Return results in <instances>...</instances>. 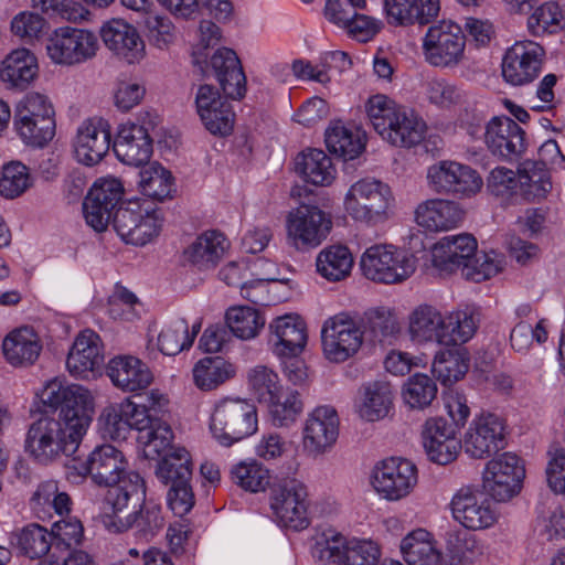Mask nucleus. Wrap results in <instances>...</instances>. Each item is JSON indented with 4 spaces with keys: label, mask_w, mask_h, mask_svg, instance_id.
<instances>
[{
    "label": "nucleus",
    "mask_w": 565,
    "mask_h": 565,
    "mask_svg": "<svg viewBox=\"0 0 565 565\" xmlns=\"http://www.w3.org/2000/svg\"><path fill=\"white\" fill-rule=\"evenodd\" d=\"M31 185L28 168L21 162H10L3 167L0 178V195L14 199Z\"/></svg>",
    "instance_id": "69168bd1"
},
{
    "label": "nucleus",
    "mask_w": 565,
    "mask_h": 565,
    "mask_svg": "<svg viewBox=\"0 0 565 565\" xmlns=\"http://www.w3.org/2000/svg\"><path fill=\"white\" fill-rule=\"evenodd\" d=\"M106 373L113 384L124 392L142 391L147 388L153 380L149 366L141 360L131 355L113 358L106 366Z\"/></svg>",
    "instance_id": "72a5a7b5"
},
{
    "label": "nucleus",
    "mask_w": 565,
    "mask_h": 565,
    "mask_svg": "<svg viewBox=\"0 0 565 565\" xmlns=\"http://www.w3.org/2000/svg\"><path fill=\"white\" fill-rule=\"evenodd\" d=\"M2 350L10 364L24 366L33 364L38 360L42 345L33 329L23 327L4 338Z\"/></svg>",
    "instance_id": "4c0bfd02"
},
{
    "label": "nucleus",
    "mask_w": 565,
    "mask_h": 565,
    "mask_svg": "<svg viewBox=\"0 0 565 565\" xmlns=\"http://www.w3.org/2000/svg\"><path fill=\"white\" fill-rule=\"evenodd\" d=\"M276 426H288L294 423L302 411V402L296 391L282 392L276 394L273 402L266 403Z\"/></svg>",
    "instance_id": "680f3d73"
},
{
    "label": "nucleus",
    "mask_w": 565,
    "mask_h": 565,
    "mask_svg": "<svg viewBox=\"0 0 565 565\" xmlns=\"http://www.w3.org/2000/svg\"><path fill=\"white\" fill-rule=\"evenodd\" d=\"M228 244L216 231L201 234L184 252L185 258L199 269L214 268L224 256Z\"/></svg>",
    "instance_id": "58836bf2"
},
{
    "label": "nucleus",
    "mask_w": 565,
    "mask_h": 565,
    "mask_svg": "<svg viewBox=\"0 0 565 565\" xmlns=\"http://www.w3.org/2000/svg\"><path fill=\"white\" fill-rule=\"evenodd\" d=\"M545 51L533 41L515 42L504 54L502 76L505 82L522 86L532 83L541 73Z\"/></svg>",
    "instance_id": "5701e85b"
},
{
    "label": "nucleus",
    "mask_w": 565,
    "mask_h": 565,
    "mask_svg": "<svg viewBox=\"0 0 565 565\" xmlns=\"http://www.w3.org/2000/svg\"><path fill=\"white\" fill-rule=\"evenodd\" d=\"M501 270V260L498 255L491 253H475L471 260L466 263L462 275L476 282L483 281L497 275Z\"/></svg>",
    "instance_id": "774afa93"
},
{
    "label": "nucleus",
    "mask_w": 565,
    "mask_h": 565,
    "mask_svg": "<svg viewBox=\"0 0 565 565\" xmlns=\"http://www.w3.org/2000/svg\"><path fill=\"white\" fill-rule=\"evenodd\" d=\"M339 436V416L332 406L316 407L306 419L302 430L303 449L310 455L326 452Z\"/></svg>",
    "instance_id": "c85d7f7f"
},
{
    "label": "nucleus",
    "mask_w": 565,
    "mask_h": 565,
    "mask_svg": "<svg viewBox=\"0 0 565 565\" xmlns=\"http://www.w3.org/2000/svg\"><path fill=\"white\" fill-rule=\"evenodd\" d=\"M55 120V110L47 96L28 93L14 108L13 119Z\"/></svg>",
    "instance_id": "e2e57ef3"
},
{
    "label": "nucleus",
    "mask_w": 565,
    "mask_h": 565,
    "mask_svg": "<svg viewBox=\"0 0 565 565\" xmlns=\"http://www.w3.org/2000/svg\"><path fill=\"white\" fill-rule=\"evenodd\" d=\"M401 552L408 565H443L441 553L424 529L408 533L401 542Z\"/></svg>",
    "instance_id": "ea45409f"
},
{
    "label": "nucleus",
    "mask_w": 565,
    "mask_h": 565,
    "mask_svg": "<svg viewBox=\"0 0 565 565\" xmlns=\"http://www.w3.org/2000/svg\"><path fill=\"white\" fill-rule=\"evenodd\" d=\"M129 507H139V510L122 516L121 513L125 510L117 511L105 508L103 516L105 527L114 533H121L131 529L135 531V536L138 540L149 542L163 527L164 520L161 507L153 503H145V500L136 505L130 503Z\"/></svg>",
    "instance_id": "aec40b11"
},
{
    "label": "nucleus",
    "mask_w": 565,
    "mask_h": 565,
    "mask_svg": "<svg viewBox=\"0 0 565 565\" xmlns=\"http://www.w3.org/2000/svg\"><path fill=\"white\" fill-rule=\"evenodd\" d=\"M137 439L143 446L145 456L149 459L161 457L160 461H162L166 456L181 448L171 446L173 433L163 420L154 422V426L150 430H143Z\"/></svg>",
    "instance_id": "5fc2aeb1"
},
{
    "label": "nucleus",
    "mask_w": 565,
    "mask_h": 565,
    "mask_svg": "<svg viewBox=\"0 0 565 565\" xmlns=\"http://www.w3.org/2000/svg\"><path fill=\"white\" fill-rule=\"evenodd\" d=\"M417 468L408 459L391 457L377 462L372 471L374 490L388 501L407 497L417 484Z\"/></svg>",
    "instance_id": "dca6fc26"
},
{
    "label": "nucleus",
    "mask_w": 565,
    "mask_h": 565,
    "mask_svg": "<svg viewBox=\"0 0 565 565\" xmlns=\"http://www.w3.org/2000/svg\"><path fill=\"white\" fill-rule=\"evenodd\" d=\"M110 220L121 239L137 246H143L158 236L162 225L157 212L142 209L138 201L120 203Z\"/></svg>",
    "instance_id": "2eb2a0df"
},
{
    "label": "nucleus",
    "mask_w": 565,
    "mask_h": 565,
    "mask_svg": "<svg viewBox=\"0 0 565 565\" xmlns=\"http://www.w3.org/2000/svg\"><path fill=\"white\" fill-rule=\"evenodd\" d=\"M225 322L233 335L242 340H250L264 328L265 318L255 308L238 306L227 309Z\"/></svg>",
    "instance_id": "8fccbe9b"
},
{
    "label": "nucleus",
    "mask_w": 565,
    "mask_h": 565,
    "mask_svg": "<svg viewBox=\"0 0 565 565\" xmlns=\"http://www.w3.org/2000/svg\"><path fill=\"white\" fill-rule=\"evenodd\" d=\"M316 265L322 277L331 281H339L350 274L353 257L347 246L332 245L319 253Z\"/></svg>",
    "instance_id": "de8ad7c7"
},
{
    "label": "nucleus",
    "mask_w": 565,
    "mask_h": 565,
    "mask_svg": "<svg viewBox=\"0 0 565 565\" xmlns=\"http://www.w3.org/2000/svg\"><path fill=\"white\" fill-rule=\"evenodd\" d=\"M13 129L22 142L32 148L45 147L55 136V120L13 119Z\"/></svg>",
    "instance_id": "6e6d98bb"
},
{
    "label": "nucleus",
    "mask_w": 565,
    "mask_h": 565,
    "mask_svg": "<svg viewBox=\"0 0 565 565\" xmlns=\"http://www.w3.org/2000/svg\"><path fill=\"white\" fill-rule=\"evenodd\" d=\"M525 470L521 459L511 452L490 460L483 472L484 491L498 502H507L520 490Z\"/></svg>",
    "instance_id": "a211bd4d"
},
{
    "label": "nucleus",
    "mask_w": 565,
    "mask_h": 565,
    "mask_svg": "<svg viewBox=\"0 0 565 565\" xmlns=\"http://www.w3.org/2000/svg\"><path fill=\"white\" fill-rule=\"evenodd\" d=\"M466 35L460 25L441 21L428 28L423 41L427 63L435 67L451 68L465 57Z\"/></svg>",
    "instance_id": "f8f14e48"
},
{
    "label": "nucleus",
    "mask_w": 565,
    "mask_h": 565,
    "mask_svg": "<svg viewBox=\"0 0 565 565\" xmlns=\"http://www.w3.org/2000/svg\"><path fill=\"white\" fill-rule=\"evenodd\" d=\"M307 495L305 484L296 479L271 489L270 508L280 525L296 531L309 525Z\"/></svg>",
    "instance_id": "412c9836"
},
{
    "label": "nucleus",
    "mask_w": 565,
    "mask_h": 565,
    "mask_svg": "<svg viewBox=\"0 0 565 565\" xmlns=\"http://www.w3.org/2000/svg\"><path fill=\"white\" fill-rule=\"evenodd\" d=\"M324 141L328 150L343 160L355 159L365 148L362 132L345 127L341 121H335L328 127Z\"/></svg>",
    "instance_id": "79ce46f5"
},
{
    "label": "nucleus",
    "mask_w": 565,
    "mask_h": 565,
    "mask_svg": "<svg viewBox=\"0 0 565 565\" xmlns=\"http://www.w3.org/2000/svg\"><path fill=\"white\" fill-rule=\"evenodd\" d=\"M437 385L426 374L417 373L403 387V398L412 408L424 409L436 398Z\"/></svg>",
    "instance_id": "bf43d9fd"
},
{
    "label": "nucleus",
    "mask_w": 565,
    "mask_h": 565,
    "mask_svg": "<svg viewBox=\"0 0 565 565\" xmlns=\"http://www.w3.org/2000/svg\"><path fill=\"white\" fill-rule=\"evenodd\" d=\"M192 373L198 388L212 391L232 379L235 367L221 356L204 358L194 365Z\"/></svg>",
    "instance_id": "c03bdc74"
},
{
    "label": "nucleus",
    "mask_w": 565,
    "mask_h": 565,
    "mask_svg": "<svg viewBox=\"0 0 565 565\" xmlns=\"http://www.w3.org/2000/svg\"><path fill=\"white\" fill-rule=\"evenodd\" d=\"M193 343L188 322L175 318L163 326L158 335V349L164 355H175L189 349Z\"/></svg>",
    "instance_id": "4d7b16f0"
},
{
    "label": "nucleus",
    "mask_w": 565,
    "mask_h": 565,
    "mask_svg": "<svg viewBox=\"0 0 565 565\" xmlns=\"http://www.w3.org/2000/svg\"><path fill=\"white\" fill-rule=\"evenodd\" d=\"M231 476L234 483L250 492L262 491L269 483L268 470L256 461L235 465Z\"/></svg>",
    "instance_id": "0e129e2a"
},
{
    "label": "nucleus",
    "mask_w": 565,
    "mask_h": 565,
    "mask_svg": "<svg viewBox=\"0 0 565 565\" xmlns=\"http://www.w3.org/2000/svg\"><path fill=\"white\" fill-rule=\"evenodd\" d=\"M296 171L313 185L327 186L335 178V168L331 158L318 149L300 153L296 159Z\"/></svg>",
    "instance_id": "a19ab883"
},
{
    "label": "nucleus",
    "mask_w": 565,
    "mask_h": 565,
    "mask_svg": "<svg viewBox=\"0 0 565 565\" xmlns=\"http://www.w3.org/2000/svg\"><path fill=\"white\" fill-rule=\"evenodd\" d=\"M484 142L488 150L502 160L513 162L526 149L524 130L510 117H493L486 127Z\"/></svg>",
    "instance_id": "a878e982"
},
{
    "label": "nucleus",
    "mask_w": 565,
    "mask_h": 565,
    "mask_svg": "<svg viewBox=\"0 0 565 565\" xmlns=\"http://www.w3.org/2000/svg\"><path fill=\"white\" fill-rule=\"evenodd\" d=\"M45 50L54 64L73 66L94 58L99 43L97 35L89 30L61 26L49 35Z\"/></svg>",
    "instance_id": "1a4fd4ad"
},
{
    "label": "nucleus",
    "mask_w": 565,
    "mask_h": 565,
    "mask_svg": "<svg viewBox=\"0 0 565 565\" xmlns=\"http://www.w3.org/2000/svg\"><path fill=\"white\" fill-rule=\"evenodd\" d=\"M211 68L227 98L239 100L246 94V76L236 53L218 49L211 57Z\"/></svg>",
    "instance_id": "2f4dec72"
},
{
    "label": "nucleus",
    "mask_w": 565,
    "mask_h": 565,
    "mask_svg": "<svg viewBox=\"0 0 565 565\" xmlns=\"http://www.w3.org/2000/svg\"><path fill=\"white\" fill-rule=\"evenodd\" d=\"M393 196L387 184L371 178L353 183L344 196V210L355 221L377 224L388 217Z\"/></svg>",
    "instance_id": "6e6552de"
},
{
    "label": "nucleus",
    "mask_w": 565,
    "mask_h": 565,
    "mask_svg": "<svg viewBox=\"0 0 565 565\" xmlns=\"http://www.w3.org/2000/svg\"><path fill=\"white\" fill-rule=\"evenodd\" d=\"M257 411L253 403L227 397L215 405L210 429L222 446L230 447L253 435L257 430Z\"/></svg>",
    "instance_id": "423d86ee"
},
{
    "label": "nucleus",
    "mask_w": 565,
    "mask_h": 565,
    "mask_svg": "<svg viewBox=\"0 0 565 565\" xmlns=\"http://www.w3.org/2000/svg\"><path fill=\"white\" fill-rule=\"evenodd\" d=\"M111 131L103 118H89L81 124L73 142L76 160L93 167L99 163L108 153Z\"/></svg>",
    "instance_id": "cd10ccee"
},
{
    "label": "nucleus",
    "mask_w": 565,
    "mask_h": 565,
    "mask_svg": "<svg viewBox=\"0 0 565 565\" xmlns=\"http://www.w3.org/2000/svg\"><path fill=\"white\" fill-rule=\"evenodd\" d=\"M39 397L56 416H43L33 422L26 431L24 448L35 461L47 465L77 450L92 419L93 397L85 387L68 385L58 379L49 381Z\"/></svg>",
    "instance_id": "f257e3e1"
},
{
    "label": "nucleus",
    "mask_w": 565,
    "mask_h": 565,
    "mask_svg": "<svg viewBox=\"0 0 565 565\" xmlns=\"http://www.w3.org/2000/svg\"><path fill=\"white\" fill-rule=\"evenodd\" d=\"M468 358L460 349H445L436 353L431 371L444 385L459 381L468 371Z\"/></svg>",
    "instance_id": "603ef678"
},
{
    "label": "nucleus",
    "mask_w": 565,
    "mask_h": 565,
    "mask_svg": "<svg viewBox=\"0 0 565 565\" xmlns=\"http://www.w3.org/2000/svg\"><path fill=\"white\" fill-rule=\"evenodd\" d=\"M321 340L323 353L329 361L344 362L360 350L363 331L354 318L340 312L324 321Z\"/></svg>",
    "instance_id": "4468645a"
},
{
    "label": "nucleus",
    "mask_w": 565,
    "mask_h": 565,
    "mask_svg": "<svg viewBox=\"0 0 565 565\" xmlns=\"http://www.w3.org/2000/svg\"><path fill=\"white\" fill-rule=\"evenodd\" d=\"M104 362V345L100 337L90 329L79 332L67 354L68 373L79 380L96 379L102 374Z\"/></svg>",
    "instance_id": "b1692460"
},
{
    "label": "nucleus",
    "mask_w": 565,
    "mask_h": 565,
    "mask_svg": "<svg viewBox=\"0 0 565 565\" xmlns=\"http://www.w3.org/2000/svg\"><path fill=\"white\" fill-rule=\"evenodd\" d=\"M446 407L452 423L443 417L428 418L422 433L428 458L438 465H447L456 459L461 448L457 431L470 416L467 397L459 392L448 396Z\"/></svg>",
    "instance_id": "39448f33"
},
{
    "label": "nucleus",
    "mask_w": 565,
    "mask_h": 565,
    "mask_svg": "<svg viewBox=\"0 0 565 565\" xmlns=\"http://www.w3.org/2000/svg\"><path fill=\"white\" fill-rule=\"evenodd\" d=\"M11 544L19 552L31 558H41L45 556L52 544V534L45 527L38 523H30L11 533Z\"/></svg>",
    "instance_id": "37998d69"
},
{
    "label": "nucleus",
    "mask_w": 565,
    "mask_h": 565,
    "mask_svg": "<svg viewBox=\"0 0 565 565\" xmlns=\"http://www.w3.org/2000/svg\"><path fill=\"white\" fill-rule=\"evenodd\" d=\"M268 343L277 356H299L307 344L305 321L297 315H285L269 323Z\"/></svg>",
    "instance_id": "7c9ffc66"
},
{
    "label": "nucleus",
    "mask_w": 565,
    "mask_h": 565,
    "mask_svg": "<svg viewBox=\"0 0 565 565\" xmlns=\"http://www.w3.org/2000/svg\"><path fill=\"white\" fill-rule=\"evenodd\" d=\"M332 227L330 216L316 205L300 204L286 218L287 241L303 250L322 243Z\"/></svg>",
    "instance_id": "ddd939ff"
},
{
    "label": "nucleus",
    "mask_w": 565,
    "mask_h": 565,
    "mask_svg": "<svg viewBox=\"0 0 565 565\" xmlns=\"http://www.w3.org/2000/svg\"><path fill=\"white\" fill-rule=\"evenodd\" d=\"M477 247V241L470 234L445 236L433 247V264L445 271L463 269L466 263L475 256Z\"/></svg>",
    "instance_id": "473e14b6"
},
{
    "label": "nucleus",
    "mask_w": 565,
    "mask_h": 565,
    "mask_svg": "<svg viewBox=\"0 0 565 565\" xmlns=\"http://www.w3.org/2000/svg\"><path fill=\"white\" fill-rule=\"evenodd\" d=\"M348 541L334 529H326L315 536L311 555L321 565H344Z\"/></svg>",
    "instance_id": "49530a36"
},
{
    "label": "nucleus",
    "mask_w": 565,
    "mask_h": 565,
    "mask_svg": "<svg viewBox=\"0 0 565 565\" xmlns=\"http://www.w3.org/2000/svg\"><path fill=\"white\" fill-rule=\"evenodd\" d=\"M392 405V386L386 382L376 381L365 386L360 415L367 422H375L387 416Z\"/></svg>",
    "instance_id": "3c124183"
},
{
    "label": "nucleus",
    "mask_w": 565,
    "mask_h": 565,
    "mask_svg": "<svg viewBox=\"0 0 565 565\" xmlns=\"http://www.w3.org/2000/svg\"><path fill=\"white\" fill-rule=\"evenodd\" d=\"M73 468L79 477H89L94 484L111 488L105 498V508L122 511L130 503H140L146 495L143 479L138 472L128 470L124 454L113 445L96 446Z\"/></svg>",
    "instance_id": "f03ea898"
},
{
    "label": "nucleus",
    "mask_w": 565,
    "mask_h": 565,
    "mask_svg": "<svg viewBox=\"0 0 565 565\" xmlns=\"http://www.w3.org/2000/svg\"><path fill=\"white\" fill-rule=\"evenodd\" d=\"M462 217L463 212L455 202L439 199L427 200L415 211L417 224L434 232L455 228L460 224Z\"/></svg>",
    "instance_id": "c9c22d12"
},
{
    "label": "nucleus",
    "mask_w": 565,
    "mask_h": 565,
    "mask_svg": "<svg viewBox=\"0 0 565 565\" xmlns=\"http://www.w3.org/2000/svg\"><path fill=\"white\" fill-rule=\"evenodd\" d=\"M535 160H525L518 168L520 186L527 200L545 199L552 190L548 169Z\"/></svg>",
    "instance_id": "09e8293b"
},
{
    "label": "nucleus",
    "mask_w": 565,
    "mask_h": 565,
    "mask_svg": "<svg viewBox=\"0 0 565 565\" xmlns=\"http://www.w3.org/2000/svg\"><path fill=\"white\" fill-rule=\"evenodd\" d=\"M503 420L495 414H482L470 425L463 447L472 458L482 459L504 448Z\"/></svg>",
    "instance_id": "bb28decb"
},
{
    "label": "nucleus",
    "mask_w": 565,
    "mask_h": 565,
    "mask_svg": "<svg viewBox=\"0 0 565 565\" xmlns=\"http://www.w3.org/2000/svg\"><path fill=\"white\" fill-rule=\"evenodd\" d=\"M156 476L163 484H170L167 494L169 508L178 516H183L194 505V494L190 484L192 461L185 448L177 449L159 461Z\"/></svg>",
    "instance_id": "0eeeda50"
},
{
    "label": "nucleus",
    "mask_w": 565,
    "mask_h": 565,
    "mask_svg": "<svg viewBox=\"0 0 565 565\" xmlns=\"http://www.w3.org/2000/svg\"><path fill=\"white\" fill-rule=\"evenodd\" d=\"M248 382L260 403L273 402L281 387L278 375L264 365H257L248 373Z\"/></svg>",
    "instance_id": "338daca9"
},
{
    "label": "nucleus",
    "mask_w": 565,
    "mask_h": 565,
    "mask_svg": "<svg viewBox=\"0 0 565 565\" xmlns=\"http://www.w3.org/2000/svg\"><path fill=\"white\" fill-rule=\"evenodd\" d=\"M36 58L25 49L11 52L1 63L0 79L9 88L25 89L38 75Z\"/></svg>",
    "instance_id": "e433bc0d"
},
{
    "label": "nucleus",
    "mask_w": 565,
    "mask_h": 565,
    "mask_svg": "<svg viewBox=\"0 0 565 565\" xmlns=\"http://www.w3.org/2000/svg\"><path fill=\"white\" fill-rule=\"evenodd\" d=\"M360 265L367 279L382 284H396L415 271L416 258L392 245H373L363 253Z\"/></svg>",
    "instance_id": "9b49d317"
},
{
    "label": "nucleus",
    "mask_w": 565,
    "mask_h": 565,
    "mask_svg": "<svg viewBox=\"0 0 565 565\" xmlns=\"http://www.w3.org/2000/svg\"><path fill=\"white\" fill-rule=\"evenodd\" d=\"M479 313L473 308L454 311L446 317L433 306L420 305L408 316V333L415 342L436 341L447 347L466 343L475 334Z\"/></svg>",
    "instance_id": "7ed1b4c3"
},
{
    "label": "nucleus",
    "mask_w": 565,
    "mask_h": 565,
    "mask_svg": "<svg viewBox=\"0 0 565 565\" xmlns=\"http://www.w3.org/2000/svg\"><path fill=\"white\" fill-rule=\"evenodd\" d=\"M148 402L149 405H140L126 398L119 404L118 409L103 414L102 418L105 420V428L110 438L126 439L131 428L138 430V436H141L143 430H150L154 426V422H160L156 414L167 399L152 391Z\"/></svg>",
    "instance_id": "9d476101"
},
{
    "label": "nucleus",
    "mask_w": 565,
    "mask_h": 565,
    "mask_svg": "<svg viewBox=\"0 0 565 565\" xmlns=\"http://www.w3.org/2000/svg\"><path fill=\"white\" fill-rule=\"evenodd\" d=\"M366 329L372 339L380 343H391L401 330L394 312L388 308H376L366 312Z\"/></svg>",
    "instance_id": "052dcab7"
},
{
    "label": "nucleus",
    "mask_w": 565,
    "mask_h": 565,
    "mask_svg": "<svg viewBox=\"0 0 565 565\" xmlns=\"http://www.w3.org/2000/svg\"><path fill=\"white\" fill-rule=\"evenodd\" d=\"M527 28L534 36L556 33L565 28V15L558 3L545 2L530 15Z\"/></svg>",
    "instance_id": "13d9d810"
},
{
    "label": "nucleus",
    "mask_w": 565,
    "mask_h": 565,
    "mask_svg": "<svg viewBox=\"0 0 565 565\" xmlns=\"http://www.w3.org/2000/svg\"><path fill=\"white\" fill-rule=\"evenodd\" d=\"M105 46L129 64L145 56V43L137 29L122 19H111L100 28Z\"/></svg>",
    "instance_id": "c756f323"
},
{
    "label": "nucleus",
    "mask_w": 565,
    "mask_h": 565,
    "mask_svg": "<svg viewBox=\"0 0 565 565\" xmlns=\"http://www.w3.org/2000/svg\"><path fill=\"white\" fill-rule=\"evenodd\" d=\"M139 175V186L143 195L157 201L171 198V193L174 191L173 177L161 164L152 162L142 169Z\"/></svg>",
    "instance_id": "864d4df0"
},
{
    "label": "nucleus",
    "mask_w": 565,
    "mask_h": 565,
    "mask_svg": "<svg viewBox=\"0 0 565 565\" xmlns=\"http://www.w3.org/2000/svg\"><path fill=\"white\" fill-rule=\"evenodd\" d=\"M450 507L455 520L469 530L488 529L497 521L491 501L475 487L460 488L452 497Z\"/></svg>",
    "instance_id": "393cba45"
},
{
    "label": "nucleus",
    "mask_w": 565,
    "mask_h": 565,
    "mask_svg": "<svg viewBox=\"0 0 565 565\" xmlns=\"http://www.w3.org/2000/svg\"><path fill=\"white\" fill-rule=\"evenodd\" d=\"M365 111L374 130L392 146L411 148L424 139L425 122L413 109L398 105L386 95L369 97Z\"/></svg>",
    "instance_id": "20e7f679"
},
{
    "label": "nucleus",
    "mask_w": 565,
    "mask_h": 565,
    "mask_svg": "<svg viewBox=\"0 0 565 565\" xmlns=\"http://www.w3.org/2000/svg\"><path fill=\"white\" fill-rule=\"evenodd\" d=\"M139 121L121 126L114 142L117 158L128 166L146 164L152 154L151 131L157 126L158 117L146 113Z\"/></svg>",
    "instance_id": "f3484780"
},
{
    "label": "nucleus",
    "mask_w": 565,
    "mask_h": 565,
    "mask_svg": "<svg viewBox=\"0 0 565 565\" xmlns=\"http://www.w3.org/2000/svg\"><path fill=\"white\" fill-rule=\"evenodd\" d=\"M427 180L434 192L457 198L475 195L483 184L476 170L469 166L447 160L429 167Z\"/></svg>",
    "instance_id": "6ab92c4d"
},
{
    "label": "nucleus",
    "mask_w": 565,
    "mask_h": 565,
    "mask_svg": "<svg viewBox=\"0 0 565 565\" xmlns=\"http://www.w3.org/2000/svg\"><path fill=\"white\" fill-rule=\"evenodd\" d=\"M387 21L394 25L428 24L439 13V0H384Z\"/></svg>",
    "instance_id": "f704fd0d"
},
{
    "label": "nucleus",
    "mask_w": 565,
    "mask_h": 565,
    "mask_svg": "<svg viewBox=\"0 0 565 565\" xmlns=\"http://www.w3.org/2000/svg\"><path fill=\"white\" fill-rule=\"evenodd\" d=\"M122 195L124 188L118 179L97 180L83 202L86 223L96 232L106 230L115 210L122 203Z\"/></svg>",
    "instance_id": "4be33fe9"
},
{
    "label": "nucleus",
    "mask_w": 565,
    "mask_h": 565,
    "mask_svg": "<svg viewBox=\"0 0 565 565\" xmlns=\"http://www.w3.org/2000/svg\"><path fill=\"white\" fill-rule=\"evenodd\" d=\"M30 505L39 519H44L51 508L62 519L68 516L72 500L66 492L58 491L55 481H45L33 493Z\"/></svg>",
    "instance_id": "a18cd8bd"
}]
</instances>
